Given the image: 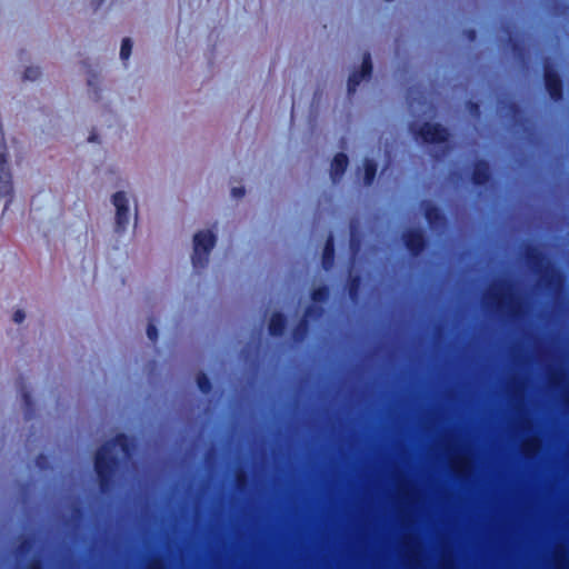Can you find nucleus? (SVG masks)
I'll return each mask as SVG.
<instances>
[{
    "mask_svg": "<svg viewBox=\"0 0 569 569\" xmlns=\"http://www.w3.org/2000/svg\"><path fill=\"white\" fill-rule=\"evenodd\" d=\"M130 193L123 190L116 191L110 197V202L113 207L112 231L116 236H122L130 224Z\"/></svg>",
    "mask_w": 569,
    "mask_h": 569,
    "instance_id": "f257e3e1",
    "label": "nucleus"
},
{
    "mask_svg": "<svg viewBox=\"0 0 569 569\" xmlns=\"http://www.w3.org/2000/svg\"><path fill=\"white\" fill-rule=\"evenodd\" d=\"M411 131L428 143L443 144L448 139L447 130L437 123L426 122L421 127L412 124Z\"/></svg>",
    "mask_w": 569,
    "mask_h": 569,
    "instance_id": "f03ea898",
    "label": "nucleus"
},
{
    "mask_svg": "<svg viewBox=\"0 0 569 569\" xmlns=\"http://www.w3.org/2000/svg\"><path fill=\"white\" fill-rule=\"evenodd\" d=\"M14 189L10 168L0 167V199L4 200V210L13 200Z\"/></svg>",
    "mask_w": 569,
    "mask_h": 569,
    "instance_id": "7ed1b4c3",
    "label": "nucleus"
},
{
    "mask_svg": "<svg viewBox=\"0 0 569 569\" xmlns=\"http://www.w3.org/2000/svg\"><path fill=\"white\" fill-rule=\"evenodd\" d=\"M372 64L370 56L363 57L361 67L358 70L352 71L348 79V92L353 93L361 81L368 79L371 74Z\"/></svg>",
    "mask_w": 569,
    "mask_h": 569,
    "instance_id": "20e7f679",
    "label": "nucleus"
},
{
    "mask_svg": "<svg viewBox=\"0 0 569 569\" xmlns=\"http://www.w3.org/2000/svg\"><path fill=\"white\" fill-rule=\"evenodd\" d=\"M87 93L96 102L101 101L103 97V80L99 72L90 71L86 78Z\"/></svg>",
    "mask_w": 569,
    "mask_h": 569,
    "instance_id": "39448f33",
    "label": "nucleus"
},
{
    "mask_svg": "<svg viewBox=\"0 0 569 569\" xmlns=\"http://www.w3.org/2000/svg\"><path fill=\"white\" fill-rule=\"evenodd\" d=\"M216 242L217 236L210 228L200 229L193 234L194 249H211Z\"/></svg>",
    "mask_w": 569,
    "mask_h": 569,
    "instance_id": "423d86ee",
    "label": "nucleus"
},
{
    "mask_svg": "<svg viewBox=\"0 0 569 569\" xmlns=\"http://www.w3.org/2000/svg\"><path fill=\"white\" fill-rule=\"evenodd\" d=\"M349 160L345 153H337L331 162L330 177L333 182H337L342 177L348 167Z\"/></svg>",
    "mask_w": 569,
    "mask_h": 569,
    "instance_id": "0eeeda50",
    "label": "nucleus"
},
{
    "mask_svg": "<svg viewBox=\"0 0 569 569\" xmlns=\"http://www.w3.org/2000/svg\"><path fill=\"white\" fill-rule=\"evenodd\" d=\"M545 79H546V87H547L550 96L553 99L559 98L560 93H561V82H560V79L557 76V73H555L552 70L547 68Z\"/></svg>",
    "mask_w": 569,
    "mask_h": 569,
    "instance_id": "6e6552de",
    "label": "nucleus"
},
{
    "mask_svg": "<svg viewBox=\"0 0 569 569\" xmlns=\"http://www.w3.org/2000/svg\"><path fill=\"white\" fill-rule=\"evenodd\" d=\"M407 249H422L425 246V239L420 229H412L403 234Z\"/></svg>",
    "mask_w": 569,
    "mask_h": 569,
    "instance_id": "1a4fd4ad",
    "label": "nucleus"
},
{
    "mask_svg": "<svg viewBox=\"0 0 569 569\" xmlns=\"http://www.w3.org/2000/svg\"><path fill=\"white\" fill-rule=\"evenodd\" d=\"M10 144L2 130H0V167L10 168Z\"/></svg>",
    "mask_w": 569,
    "mask_h": 569,
    "instance_id": "9d476101",
    "label": "nucleus"
},
{
    "mask_svg": "<svg viewBox=\"0 0 569 569\" xmlns=\"http://www.w3.org/2000/svg\"><path fill=\"white\" fill-rule=\"evenodd\" d=\"M488 179V166L485 162H479L473 172V180L476 183L481 184Z\"/></svg>",
    "mask_w": 569,
    "mask_h": 569,
    "instance_id": "9b49d317",
    "label": "nucleus"
},
{
    "mask_svg": "<svg viewBox=\"0 0 569 569\" xmlns=\"http://www.w3.org/2000/svg\"><path fill=\"white\" fill-rule=\"evenodd\" d=\"M376 171H377L376 164L372 161H370V160H366V162H365V178H363L366 184H369L372 181V179H373V177L376 174Z\"/></svg>",
    "mask_w": 569,
    "mask_h": 569,
    "instance_id": "f8f14e48",
    "label": "nucleus"
},
{
    "mask_svg": "<svg viewBox=\"0 0 569 569\" xmlns=\"http://www.w3.org/2000/svg\"><path fill=\"white\" fill-rule=\"evenodd\" d=\"M132 50V42L130 39L126 38L121 42L120 47V58L122 60H128Z\"/></svg>",
    "mask_w": 569,
    "mask_h": 569,
    "instance_id": "ddd939ff",
    "label": "nucleus"
},
{
    "mask_svg": "<svg viewBox=\"0 0 569 569\" xmlns=\"http://www.w3.org/2000/svg\"><path fill=\"white\" fill-rule=\"evenodd\" d=\"M426 218L430 223H437V221L440 219L439 210L432 204H427Z\"/></svg>",
    "mask_w": 569,
    "mask_h": 569,
    "instance_id": "4468645a",
    "label": "nucleus"
},
{
    "mask_svg": "<svg viewBox=\"0 0 569 569\" xmlns=\"http://www.w3.org/2000/svg\"><path fill=\"white\" fill-rule=\"evenodd\" d=\"M230 194L233 199L236 200H240L241 198L244 197L246 194V190L243 188V186L241 184H236V186H232L231 189H230Z\"/></svg>",
    "mask_w": 569,
    "mask_h": 569,
    "instance_id": "2eb2a0df",
    "label": "nucleus"
},
{
    "mask_svg": "<svg viewBox=\"0 0 569 569\" xmlns=\"http://www.w3.org/2000/svg\"><path fill=\"white\" fill-rule=\"evenodd\" d=\"M27 317V313L23 309H16L12 313V321L14 323H22Z\"/></svg>",
    "mask_w": 569,
    "mask_h": 569,
    "instance_id": "dca6fc26",
    "label": "nucleus"
},
{
    "mask_svg": "<svg viewBox=\"0 0 569 569\" xmlns=\"http://www.w3.org/2000/svg\"><path fill=\"white\" fill-rule=\"evenodd\" d=\"M40 76V71L38 68H30L26 71V78L30 80H36Z\"/></svg>",
    "mask_w": 569,
    "mask_h": 569,
    "instance_id": "f3484780",
    "label": "nucleus"
},
{
    "mask_svg": "<svg viewBox=\"0 0 569 569\" xmlns=\"http://www.w3.org/2000/svg\"><path fill=\"white\" fill-rule=\"evenodd\" d=\"M153 335H154V329H153V328H149V329H148V336H149V338L153 339Z\"/></svg>",
    "mask_w": 569,
    "mask_h": 569,
    "instance_id": "a211bd4d",
    "label": "nucleus"
},
{
    "mask_svg": "<svg viewBox=\"0 0 569 569\" xmlns=\"http://www.w3.org/2000/svg\"><path fill=\"white\" fill-rule=\"evenodd\" d=\"M92 1H93L94 3H97V6H100V4L103 2V0H92Z\"/></svg>",
    "mask_w": 569,
    "mask_h": 569,
    "instance_id": "6ab92c4d",
    "label": "nucleus"
}]
</instances>
